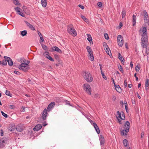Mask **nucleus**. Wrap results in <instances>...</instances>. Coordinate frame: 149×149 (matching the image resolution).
<instances>
[{"mask_svg": "<svg viewBox=\"0 0 149 149\" xmlns=\"http://www.w3.org/2000/svg\"><path fill=\"white\" fill-rule=\"evenodd\" d=\"M139 34L142 36L141 38L142 40H143V39L145 38H148L147 29L145 27L141 28L139 31Z\"/></svg>", "mask_w": 149, "mask_h": 149, "instance_id": "f257e3e1", "label": "nucleus"}, {"mask_svg": "<svg viewBox=\"0 0 149 149\" xmlns=\"http://www.w3.org/2000/svg\"><path fill=\"white\" fill-rule=\"evenodd\" d=\"M82 75L87 82H90L93 81V77L89 72L84 71L82 73Z\"/></svg>", "mask_w": 149, "mask_h": 149, "instance_id": "f03ea898", "label": "nucleus"}, {"mask_svg": "<svg viewBox=\"0 0 149 149\" xmlns=\"http://www.w3.org/2000/svg\"><path fill=\"white\" fill-rule=\"evenodd\" d=\"M67 31L69 33L73 36H75L77 35V32L72 24L68 26Z\"/></svg>", "mask_w": 149, "mask_h": 149, "instance_id": "7ed1b4c3", "label": "nucleus"}, {"mask_svg": "<svg viewBox=\"0 0 149 149\" xmlns=\"http://www.w3.org/2000/svg\"><path fill=\"white\" fill-rule=\"evenodd\" d=\"M29 62H27V63H22L18 67V68L20 70H22L24 72H26L29 69L28 64Z\"/></svg>", "mask_w": 149, "mask_h": 149, "instance_id": "20e7f679", "label": "nucleus"}, {"mask_svg": "<svg viewBox=\"0 0 149 149\" xmlns=\"http://www.w3.org/2000/svg\"><path fill=\"white\" fill-rule=\"evenodd\" d=\"M125 129L123 130L121 134L123 135H126V133L129 132V129L130 128V123L128 121H126L124 125Z\"/></svg>", "mask_w": 149, "mask_h": 149, "instance_id": "39448f33", "label": "nucleus"}, {"mask_svg": "<svg viewBox=\"0 0 149 149\" xmlns=\"http://www.w3.org/2000/svg\"><path fill=\"white\" fill-rule=\"evenodd\" d=\"M84 88L87 93L89 95L91 94V88L89 85L88 84H84Z\"/></svg>", "mask_w": 149, "mask_h": 149, "instance_id": "423d86ee", "label": "nucleus"}, {"mask_svg": "<svg viewBox=\"0 0 149 149\" xmlns=\"http://www.w3.org/2000/svg\"><path fill=\"white\" fill-rule=\"evenodd\" d=\"M143 13L144 14V20L145 23L146 24L145 25L146 26H147L148 25H149L148 23L149 21V18L146 10H143Z\"/></svg>", "mask_w": 149, "mask_h": 149, "instance_id": "0eeeda50", "label": "nucleus"}, {"mask_svg": "<svg viewBox=\"0 0 149 149\" xmlns=\"http://www.w3.org/2000/svg\"><path fill=\"white\" fill-rule=\"evenodd\" d=\"M148 38L144 39L143 40H142V38L141 40V46L143 48H146L147 46V42L148 41Z\"/></svg>", "mask_w": 149, "mask_h": 149, "instance_id": "6e6552de", "label": "nucleus"}, {"mask_svg": "<svg viewBox=\"0 0 149 149\" xmlns=\"http://www.w3.org/2000/svg\"><path fill=\"white\" fill-rule=\"evenodd\" d=\"M125 118L124 114L123 112L121 113L119 115L118 117V119L120 123H120L121 120L122 119L124 120Z\"/></svg>", "mask_w": 149, "mask_h": 149, "instance_id": "1a4fd4ad", "label": "nucleus"}, {"mask_svg": "<svg viewBox=\"0 0 149 149\" xmlns=\"http://www.w3.org/2000/svg\"><path fill=\"white\" fill-rule=\"evenodd\" d=\"M4 58L8 62V63L9 65H12L13 64V62L10 58L6 56H4Z\"/></svg>", "mask_w": 149, "mask_h": 149, "instance_id": "9d476101", "label": "nucleus"}, {"mask_svg": "<svg viewBox=\"0 0 149 149\" xmlns=\"http://www.w3.org/2000/svg\"><path fill=\"white\" fill-rule=\"evenodd\" d=\"M27 26L31 30L34 31L35 30V28L31 24H30L27 21L25 22Z\"/></svg>", "mask_w": 149, "mask_h": 149, "instance_id": "9b49d317", "label": "nucleus"}, {"mask_svg": "<svg viewBox=\"0 0 149 149\" xmlns=\"http://www.w3.org/2000/svg\"><path fill=\"white\" fill-rule=\"evenodd\" d=\"M55 103L54 102H52L50 103L48 105L47 107V110L48 111L50 110L51 108H53L55 105Z\"/></svg>", "mask_w": 149, "mask_h": 149, "instance_id": "f8f14e48", "label": "nucleus"}, {"mask_svg": "<svg viewBox=\"0 0 149 149\" xmlns=\"http://www.w3.org/2000/svg\"><path fill=\"white\" fill-rule=\"evenodd\" d=\"M47 114V109H44L42 113V118L43 120H45L46 119Z\"/></svg>", "mask_w": 149, "mask_h": 149, "instance_id": "ddd939ff", "label": "nucleus"}, {"mask_svg": "<svg viewBox=\"0 0 149 149\" xmlns=\"http://www.w3.org/2000/svg\"><path fill=\"white\" fill-rule=\"evenodd\" d=\"M42 127V125L41 124H38L33 128L34 131H37L40 129Z\"/></svg>", "mask_w": 149, "mask_h": 149, "instance_id": "4468645a", "label": "nucleus"}, {"mask_svg": "<svg viewBox=\"0 0 149 149\" xmlns=\"http://www.w3.org/2000/svg\"><path fill=\"white\" fill-rule=\"evenodd\" d=\"M100 144L101 146L104 145V140L103 136L102 135H100Z\"/></svg>", "mask_w": 149, "mask_h": 149, "instance_id": "2eb2a0df", "label": "nucleus"}, {"mask_svg": "<svg viewBox=\"0 0 149 149\" xmlns=\"http://www.w3.org/2000/svg\"><path fill=\"white\" fill-rule=\"evenodd\" d=\"M52 49L54 51L60 53L62 52L61 50L57 47H53L52 48Z\"/></svg>", "mask_w": 149, "mask_h": 149, "instance_id": "dca6fc26", "label": "nucleus"}, {"mask_svg": "<svg viewBox=\"0 0 149 149\" xmlns=\"http://www.w3.org/2000/svg\"><path fill=\"white\" fill-rule=\"evenodd\" d=\"M16 130L18 132H20L22 131L23 129L20 125H18L16 127Z\"/></svg>", "mask_w": 149, "mask_h": 149, "instance_id": "f3484780", "label": "nucleus"}, {"mask_svg": "<svg viewBox=\"0 0 149 149\" xmlns=\"http://www.w3.org/2000/svg\"><path fill=\"white\" fill-rule=\"evenodd\" d=\"M115 88L116 90L118 92L120 93L121 91V89L119 85H115Z\"/></svg>", "mask_w": 149, "mask_h": 149, "instance_id": "a211bd4d", "label": "nucleus"}, {"mask_svg": "<svg viewBox=\"0 0 149 149\" xmlns=\"http://www.w3.org/2000/svg\"><path fill=\"white\" fill-rule=\"evenodd\" d=\"M87 35L88 37L87 39L88 41H89L90 43H93L91 35L89 34H87Z\"/></svg>", "mask_w": 149, "mask_h": 149, "instance_id": "6ab92c4d", "label": "nucleus"}, {"mask_svg": "<svg viewBox=\"0 0 149 149\" xmlns=\"http://www.w3.org/2000/svg\"><path fill=\"white\" fill-rule=\"evenodd\" d=\"M136 16L135 15H133L132 16V22L133 23V26H134L136 25Z\"/></svg>", "mask_w": 149, "mask_h": 149, "instance_id": "aec40b11", "label": "nucleus"}, {"mask_svg": "<svg viewBox=\"0 0 149 149\" xmlns=\"http://www.w3.org/2000/svg\"><path fill=\"white\" fill-rule=\"evenodd\" d=\"M41 4L42 6L44 7H46L47 5V1L46 0H42Z\"/></svg>", "mask_w": 149, "mask_h": 149, "instance_id": "412c9836", "label": "nucleus"}, {"mask_svg": "<svg viewBox=\"0 0 149 149\" xmlns=\"http://www.w3.org/2000/svg\"><path fill=\"white\" fill-rule=\"evenodd\" d=\"M88 58L91 61H93L94 59L93 54H90L88 55Z\"/></svg>", "mask_w": 149, "mask_h": 149, "instance_id": "4be33fe9", "label": "nucleus"}, {"mask_svg": "<svg viewBox=\"0 0 149 149\" xmlns=\"http://www.w3.org/2000/svg\"><path fill=\"white\" fill-rule=\"evenodd\" d=\"M21 35L22 36H26L27 34V31L26 30H24L20 32Z\"/></svg>", "mask_w": 149, "mask_h": 149, "instance_id": "5701e85b", "label": "nucleus"}, {"mask_svg": "<svg viewBox=\"0 0 149 149\" xmlns=\"http://www.w3.org/2000/svg\"><path fill=\"white\" fill-rule=\"evenodd\" d=\"M5 143V141L3 140H1L0 142V146L1 147H3L4 146V144Z\"/></svg>", "mask_w": 149, "mask_h": 149, "instance_id": "b1692460", "label": "nucleus"}, {"mask_svg": "<svg viewBox=\"0 0 149 149\" xmlns=\"http://www.w3.org/2000/svg\"><path fill=\"white\" fill-rule=\"evenodd\" d=\"M118 42L119 46L120 47H122L123 44V39H121Z\"/></svg>", "mask_w": 149, "mask_h": 149, "instance_id": "393cba45", "label": "nucleus"}, {"mask_svg": "<svg viewBox=\"0 0 149 149\" xmlns=\"http://www.w3.org/2000/svg\"><path fill=\"white\" fill-rule=\"evenodd\" d=\"M149 80L147 79L146 80V81L145 86H146V89H147L148 88Z\"/></svg>", "mask_w": 149, "mask_h": 149, "instance_id": "a878e982", "label": "nucleus"}, {"mask_svg": "<svg viewBox=\"0 0 149 149\" xmlns=\"http://www.w3.org/2000/svg\"><path fill=\"white\" fill-rule=\"evenodd\" d=\"M81 17L82 19L87 23H89V20L87 19L83 15H81Z\"/></svg>", "mask_w": 149, "mask_h": 149, "instance_id": "bb28decb", "label": "nucleus"}, {"mask_svg": "<svg viewBox=\"0 0 149 149\" xmlns=\"http://www.w3.org/2000/svg\"><path fill=\"white\" fill-rule=\"evenodd\" d=\"M47 54H46V57L47 58H48V59L50 60V61H53L54 60L52 58L51 56H50L49 54H47Z\"/></svg>", "mask_w": 149, "mask_h": 149, "instance_id": "cd10ccee", "label": "nucleus"}, {"mask_svg": "<svg viewBox=\"0 0 149 149\" xmlns=\"http://www.w3.org/2000/svg\"><path fill=\"white\" fill-rule=\"evenodd\" d=\"M128 141L126 139H124L123 141V143L124 146L126 147L127 146Z\"/></svg>", "mask_w": 149, "mask_h": 149, "instance_id": "c85d7f7f", "label": "nucleus"}, {"mask_svg": "<svg viewBox=\"0 0 149 149\" xmlns=\"http://www.w3.org/2000/svg\"><path fill=\"white\" fill-rule=\"evenodd\" d=\"M126 11L124 10L123 9L122 12V18H124L125 17L126 15Z\"/></svg>", "mask_w": 149, "mask_h": 149, "instance_id": "c756f323", "label": "nucleus"}, {"mask_svg": "<svg viewBox=\"0 0 149 149\" xmlns=\"http://www.w3.org/2000/svg\"><path fill=\"white\" fill-rule=\"evenodd\" d=\"M7 61L5 59L4 60H3L2 62H1V64L2 65H7Z\"/></svg>", "mask_w": 149, "mask_h": 149, "instance_id": "7c9ffc66", "label": "nucleus"}, {"mask_svg": "<svg viewBox=\"0 0 149 149\" xmlns=\"http://www.w3.org/2000/svg\"><path fill=\"white\" fill-rule=\"evenodd\" d=\"M118 68L119 69V70L122 72V73H123V70L121 65H118Z\"/></svg>", "mask_w": 149, "mask_h": 149, "instance_id": "2f4dec72", "label": "nucleus"}, {"mask_svg": "<svg viewBox=\"0 0 149 149\" xmlns=\"http://www.w3.org/2000/svg\"><path fill=\"white\" fill-rule=\"evenodd\" d=\"M86 49L87 50V51L88 53L89 52H92V49L91 48V47L89 46H88L87 47Z\"/></svg>", "mask_w": 149, "mask_h": 149, "instance_id": "473e14b6", "label": "nucleus"}, {"mask_svg": "<svg viewBox=\"0 0 149 149\" xmlns=\"http://www.w3.org/2000/svg\"><path fill=\"white\" fill-rule=\"evenodd\" d=\"M117 39L118 42L120 40H121V39H123V37L120 35H119L118 36Z\"/></svg>", "mask_w": 149, "mask_h": 149, "instance_id": "72a5a7b5", "label": "nucleus"}, {"mask_svg": "<svg viewBox=\"0 0 149 149\" xmlns=\"http://www.w3.org/2000/svg\"><path fill=\"white\" fill-rule=\"evenodd\" d=\"M140 68V66L139 65H137L135 67V70L137 72H138Z\"/></svg>", "mask_w": 149, "mask_h": 149, "instance_id": "f704fd0d", "label": "nucleus"}, {"mask_svg": "<svg viewBox=\"0 0 149 149\" xmlns=\"http://www.w3.org/2000/svg\"><path fill=\"white\" fill-rule=\"evenodd\" d=\"M13 3L16 5L20 4V3H19L18 1L17 0H14L13 1Z\"/></svg>", "mask_w": 149, "mask_h": 149, "instance_id": "c9c22d12", "label": "nucleus"}, {"mask_svg": "<svg viewBox=\"0 0 149 149\" xmlns=\"http://www.w3.org/2000/svg\"><path fill=\"white\" fill-rule=\"evenodd\" d=\"M6 94L7 95L11 97V95L10 91H8L6 90Z\"/></svg>", "mask_w": 149, "mask_h": 149, "instance_id": "e433bc0d", "label": "nucleus"}, {"mask_svg": "<svg viewBox=\"0 0 149 149\" xmlns=\"http://www.w3.org/2000/svg\"><path fill=\"white\" fill-rule=\"evenodd\" d=\"M41 45L42 48L44 50H46L47 49V47L46 45L42 44H42H41Z\"/></svg>", "mask_w": 149, "mask_h": 149, "instance_id": "4c0bfd02", "label": "nucleus"}, {"mask_svg": "<svg viewBox=\"0 0 149 149\" xmlns=\"http://www.w3.org/2000/svg\"><path fill=\"white\" fill-rule=\"evenodd\" d=\"M14 9L15 11L17 12V13H19V11L21 10V9L20 8H19V7H16Z\"/></svg>", "mask_w": 149, "mask_h": 149, "instance_id": "58836bf2", "label": "nucleus"}, {"mask_svg": "<svg viewBox=\"0 0 149 149\" xmlns=\"http://www.w3.org/2000/svg\"><path fill=\"white\" fill-rule=\"evenodd\" d=\"M101 73L102 74V76L103 77V78L105 79H107V77L106 76L104 75V74L103 72H102V70H101Z\"/></svg>", "mask_w": 149, "mask_h": 149, "instance_id": "ea45409f", "label": "nucleus"}, {"mask_svg": "<svg viewBox=\"0 0 149 149\" xmlns=\"http://www.w3.org/2000/svg\"><path fill=\"white\" fill-rule=\"evenodd\" d=\"M1 112L2 113V115L5 118H7L8 115L7 114L5 113L2 111H1Z\"/></svg>", "mask_w": 149, "mask_h": 149, "instance_id": "a19ab883", "label": "nucleus"}, {"mask_svg": "<svg viewBox=\"0 0 149 149\" xmlns=\"http://www.w3.org/2000/svg\"><path fill=\"white\" fill-rule=\"evenodd\" d=\"M95 130H96L98 134H99L100 133V131L99 128H98V127L97 126V127H95Z\"/></svg>", "mask_w": 149, "mask_h": 149, "instance_id": "79ce46f5", "label": "nucleus"}, {"mask_svg": "<svg viewBox=\"0 0 149 149\" xmlns=\"http://www.w3.org/2000/svg\"><path fill=\"white\" fill-rule=\"evenodd\" d=\"M40 38L41 40L40 41V42L41 44H42V42L44 41V39L42 37V36L41 37H41H40Z\"/></svg>", "mask_w": 149, "mask_h": 149, "instance_id": "37998d69", "label": "nucleus"}, {"mask_svg": "<svg viewBox=\"0 0 149 149\" xmlns=\"http://www.w3.org/2000/svg\"><path fill=\"white\" fill-rule=\"evenodd\" d=\"M118 58L120 60L123 58L122 57L120 53H119L118 54Z\"/></svg>", "mask_w": 149, "mask_h": 149, "instance_id": "c03bdc74", "label": "nucleus"}, {"mask_svg": "<svg viewBox=\"0 0 149 149\" xmlns=\"http://www.w3.org/2000/svg\"><path fill=\"white\" fill-rule=\"evenodd\" d=\"M107 53L109 55V56H110L109 54V52H110V50L109 49V48H108L107 49H105Z\"/></svg>", "mask_w": 149, "mask_h": 149, "instance_id": "a18cd8bd", "label": "nucleus"}, {"mask_svg": "<svg viewBox=\"0 0 149 149\" xmlns=\"http://www.w3.org/2000/svg\"><path fill=\"white\" fill-rule=\"evenodd\" d=\"M104 38L106 39L107 40L109 39V36L108 34L107 33H104Z\"/></svg>", "mask_w": 149, "mask_h": 149, "instance_id": "49530a36", "label": "nucleus"}, {"mask_svg": "<svg viewBox=\"0 0 149 149\" xmlns=\"http://www.w3.org/2000/svg\"><path fill=\"white\" fill-rule=\"evenodd\" d=\"M9 108L12 109H14L15 108V107L14 105H11L9 106Z\"/></svg>", "mask_w": 149, "mask_h": 149, "instance_id": "de8ad7c7", "label": "nucleus"}, {"mask_svg": "<svg viewBox=\"0 0 149 149\" xmlns=\"http://www.w3.org/2000/svg\"><path fill=\"white\" fill-rule=\"evenodd\" d=\"M146 48V53L147 54H149V49H148L147 48Z\"/></svg>", "mask_w": 149, "mask_h": 149, "instance_id": "09e8293b", "label": "nucleus"}, {"mask_svg": "<svg viewBox=\"0 0 149 149\" xmlns=\"http://www.w3.org/2000/svg\"><path fill=\"white\" fill-rule=\"evenodd\" d=\"M102 3L101 2H98L97 3V5L98 6L101 7L102 6Z\"/></svg>", "mask_w": 149, "mask_h": 149, "instance_id": "8fccbe9b", "label": "nucleus"}, {"mask_svg": "<svg viewBox=\"0 0 149 149\" xmlns=\"http://www.w3.org/2000/svg\"><path fill=\"white\" fill-rule=\"evenodd\" d=\"M125 106L126 110V111H127V109H128V107H127V103H125Z\"/></svg>", "mask_w": 149, "mask_h": 149, "instance_id": "3c124183", "label": "nucleus"}, {"mask_svg": "<svg viewBox=\"0 0 149 149\" xmlns=\"http://www.w3.org/2000/svg\"><path fill=\"white\" fill-rule=\"evenodd\" d=\"M78 6L79 7L81 8V9H84V6L81 5H80V4Z\"/></svg>", "mask_w": 149, "mask_h": 149, "instance_id": "603ef678", "label": "nucleus"}, {"mask_svg": "<svg viewBox=\"0 0 149 149\" xmlns=\"http://www.w3.org/2000/svg\"><path fill=\"white\" fill-rule=\"evenodd\" d=\"M124 86L125 87H126L127 86V81L126 80H125V81H124Z\"/></svg>", "mask_w": 149, "mask_h": 149, "instance_id": "864d4df0", "label": "nucleus"}, {"mask_svg": "<svg viewBox=\"0 0 149 149\" xmlns=\"http://www.w3.org/2000/svg\"><path fill=\"white\" fill-rule=\"evenodd\" d=\"M93 125L95 128V127H97V125L96 124V123H93Z\"/></svg>", "mask_w": 149, "mask_h": 149, "instance_id": "5fc2aeb1", "label": "nucleus"}, {"mask_svg": "<svg viewBox=\"0 0 149 149\" xmlns=\"http://www.w3.org/2000/svg\"><path fill=\"white\" fill-rule=\"evenodd\" d=\"M15 127L14 126H13L11 128L10 131H14L15 130Z\"/></svg>", "mask_w": 149, "mask_h": 149, "instance_id": "6e6d98bb", "label": "nucleus"}, {"mask_svg": "<svg viewBox=\"0 0 149 149\" xmlns=\"http://www.w3.org/2000/svg\"><path fill=\"white\" fill-rule=\"evenodd\" d=\"M123 24L121 22H120L119 24V28L120 29L121 27L123 26Z\"/></svg>", "mask_w": 149, "mask_h": 149, "instance_id": "4d7b16f0", "label": "nucleus"}, {"mask_svg": "<svg viewBox=\"0 0 149 149\" xmlns=\"http://www.w3.org/2000/svg\"><path fill=\"white\" fill-rule=\"evenodd\" d=\"M136 73H135L134 74V77L136 78V81H137L138 80V77L136 76Z\"/></svg>", "mask_w": 149, "mask_h": 149, "instance_id": "13d9d810", "label": "nucleus"}, {"mask_svg": "<svg viewBox=\"0 0 149 149\" xmlns=\"http://www.w3.org/2000/svg\"><path fill=\"white\" fill-rule=\"evenodd\" d=\"M99 97V94L97 93L95 94L94 97L95 98H97Z\"/></svg>", "mask_w": 149, "mask_h": 149, "instance_id": "bf43d9fd", "label": "nucleus"}, {"mask_svg": "<svg viewBox=\"0 0 149 149\" xmlns=\"http://www.w3.org/2000/svg\"><path fill=\"white\" fill-rule=\"evenodd\" d=\"M38 34L40 36H40L41 37V36H42V34L39 31L38 32Z\"/></svg>", "mask_w": 149, "mask_h": 149, "instance_id": "052dcab7", "label": "nucleus"}, {"mask_svg": "<svg viewBox=\"0 0 149 149\" xmlns=\"http://www.w3.org/2000/svg\"><path fill=\"white\" fill-rule=\"evenodd\" d=\"M14 72L15 74H17L19 73V72L18 71H16V70L15 71H14Z\"/></svg>", "mask_w": 149, "mask_h": 149, "instance_id": "680f3d73", "label": "nucleus"}, {"mask_svg": "<svg viewBox=\"0 0 149 149\" xmlns=\"http://www.w3.org/2000/svg\"><path fill=\"white\" fill-rule=\"evenodd\" d=\"M104 49H107L108 48H109V47H108V46H105L104 47Z\"/></svg>", "mask_w": 149, "mask_h": 149, "instance_id": "e2e57ef3", "label": "nucleus"}, {"mask_svg": "<svg viewBox=\"0 0 149 149\" xmlns=\"http://www.w3.org/2000/svg\"><path fill=\"white\" fill-rule=\"evenodd\" d=\"M132 104H134L135 103V101L133 100V99H132Z\"/></svg>", "mask_w": 149, "mask_h": 149, "instance_id": "0e129e2a", "label": "nucleus"}, {"mask_svg": "<svg viewBox=\"0 0 149 149\" xmlns=\"http://www.w3.org/2000/svg\"><path fill=\"white\" fill-rule=\"evenodd\" d=\"M22 112H24L25 111V107H22Z\"/></svg>", "mask_w": 149, "mask_h": 149, "instance_id": "69168bd1", "label": "nucleus"}, {"mask_svg": "<svg viewBox=\"0 0 149 149\" xmlns=\"http://www.w3.org/2000/svg\"><path fill=\"white\" fill-rule=\"evenodd\" d=\"M120 61H121L122 63L123 64L124 63V58H123V59H121V60H120Z\"/></svg>", "mask_w": 149, "mask_h": 149, "instance_id": "338daca9", "label": "nucleus"}, {"mask_svg": "<svg viewBox=\"0 0 149 149\" xmlns=\"http://www.w3.org/2000/svg\"><path fill=\"white\" fill-rule=\"evenodd\" d=\"M21 16H22V17H24L25 16V15L24 14V13H21V14H20V15Z\"/></svg>", "mask_w": 149, "mask_h": 149, "instance_id": "774afa93", "label": "nucleus"}]
</instances>
